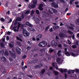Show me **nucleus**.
Here are the masks:
<instances>
[{
  "instance_id": "obj_31",
  "label": "nucleus",
  "mask_w": 79,
  "mask_h": 79,
  "mask_svg": "<svg viewBox=\"0 0 79 79\" xmlns=\"http://www.w3.org/2000/svg\"><path fill=\"white\" fill-rule=\"evenodd\" d=\"M60 58H58L56 59V61L57 63H59L60 61Z\"/></svg>"
},
{
  "instance_id": "obj_42",
  "label": "nucleus",
  "mask_w": 79,
  "mask_h": 79,
  "mask_svg": "<svg viewBox=\"0 0 79 79\" xmlns=\"http://www.w3.org/2000/svg\"><path fill=\"white\" fill-rule=\"evenodd\" d=\"M18 27H20V26H21V23H20V22H18Z\"/></svg>"
},
{
  "instance_id": "obj_8",
  "label": "nucleus",
  "mask_w": 79,
  "mask_h": 79,
  "mask_svg": "<svg viewBox=\"0 0 79 79\" xmlns=\"http://www.w3.org/2000/svg\"><path fill=\"white\" fill-rule=\"evenodd\" d=\"M75 52L76 54L74 53L73 52H72L71 53L72 56H73L75 57V56H76H76H78V55H79V52H78V51H77V52Z\"/></svg>"
},
{
  "instance_id": "obj_32",
  "label": "nucleus",
  "mask_w": 79,
  "mask_h": 79,
  "mask_svg": "<svg viewBox=\"0 0 79 79\" xmlns=\"http://www.w3.org/2000/svg\"><path fill=\"white\" fill-rule=\"evenodd\" d=\"M72 48H74V49L77 48V46L76 45H72Z\"/></svg>"
},
{
  "instance_id": "obj_18",
  "label": "nucleus",
  "mask_w": 79,
  "mask_h": 79,
  "mask_svg": "<svg viewBox=\"0 0 79 79\" xmlns=\"http://www.w3.org/2000/svg\"><path fill=\"white\" fill-rule=\"evenodd\" d=\"M11 55L12 58H16V55L15 53H12Z\"/></svg>"
},
{
  "instance_id": "obj_25",
  "label": "nucleus",
  "mask_w": 79,
  "mask_h": 79,
  "mask_svg": "<svg viewBox=\"0 0 79 79\" xmlns=\"http://www.w3.org/2000/svg\"><path fill=\"white\" fill-rule=\"evenodd\" d=\"M68 33L72 35V34H73V32H72V31H71L70 30H68Z\"/></svg>"
},
{
  "instance_id": "obj_47",
  "label": "nucleus",
  "mask_w": 79,
  "mask_h": 79,
  "mask_svg": "<svg viewBox=\"0 0 79 79\" xmlns=\"http://www.w3.org/2000/svg\"><path fill=\"white\" fill-rule=\"evenodd\" d=\"M38 9L41 11H43L44 10V9L42 7H39Z\"/></svg>"
},
{
  "instance_id": "obj_33",
  "label": "nucleus",
  "mask_w": 79,
  "mask_h": 79,
  "mask_svg": "<svg viewBox=\"0 0 79 79\" xmlns=\"http://www.w3.org/2000/svg\"><path fill=\"white\" fill-rule=\"evenodd\" d=\"M68 29H71V30H73V29H74V27H68L67 28Z\"/></svg>"
},
{
  "instance_id": "obj_17",
  "label": "nucleus",
  "mask_w": 79,
  "mask_h": 79,
  "mask_svg": "<svg viewBox=\"0 0 79 79\" xmlns=\"http://www.w3.org/2000/svg\"><path fill=\"white\" fill-rule=\"evenodd\" d=\"M4 53H5L4 50L2 49L1 51H0V55H4Z\"/></svg>"
},
{
  "instance_id": "obj_11",
  "label": "nucleus",
  "mask_w": 79,
  "mask_h": 79,
  "mask_svg": "<svg viewBox=\"0 0 79 79\" xmlns=\"http://www.w3.org/2000/svg\"><path fill=\"white\" fill-rule=\"evenodd\" d=\"M42 44H43V47H46L47 45V43L45 42L44 41H43L42 42Z\"/></svg>"
},
{
  "instance_id": "obj_35",
  "label": "nucleus",
  "mask_w": 79,
  "mask_h": 79,
  "mask_svg": "<svg viewBox=\"0 0 79 79\" xmlns=\"http://www.w3.org/2000/svg\"><path fill=\"white\" fill-rule=\"evenodd\" d=\"M43 6H44V5H43V4H42V3H40L39 6V8H42Z\"/></svg>"
},
{
  "instance_id": "obj_44",
  "label": "nucleus",
  "mask_w": 79,
  "mask_h": 79,
  "mask_svg": "<svg viewBox=\"0 0 79 79\" xmlns=\"http://www.w3.org/2000/svg\"><path fill=\"white\" fill-rule=\"evenodd\" d=\"M30 13V10H27L25 12V14H29Z\"/></svg>"
},
{
  "instance_id": "obj_38",
  "label": "nucleus",
  "mask_w": 79,
  "mask_h": 79,
  "mask_svg": "<svg viewBox=\"0 0 79 79\" xmlns=\"http://www.w3.org/2000/svg\"><path fill=\"white\" fill-rule=\"evenodd\" d=\"M8 3H9V2L7 1L5 5V6L6 7H8Z\"/></svg>"
},
{
  "instance_id": "obj_12",
  "label": "nucleus",
  "mask_w": 79,
  "mask_h": 79,
  "mask_svg": "<svg viewBox=\"0 0 79 79\" xmlns=\"http://www.w3.org/2000/svg\"><path fill=\"white\" fill-rule=\"evenodd\" d=\"M21 20H22V18L21 17H17L15 21H21Z\"/></svg>"
},
{
  "instance_id": "obj_56",
  "label": "nucleus",
  "mask_w": 79,
  "mask_h": 79,
  "mask_svg": "<svg viewBox=\"0 0 79 79\" xmlns=\"http://www.w3.org/2000/svg\"><path fill=\"white\" fill-rule=\"evenodd\" d=\"M9 36H7L6 37V40H9Z\"/></svg>"
},
{
  "instance_id": "obj_7",
  "label": "nucleus",
  "mask_w": 79,
  "mask_h": 79,
  "mask_svg": "<svg viewBox=\"0 0 79 79\" xmlns=\"http://www.w3.org/2000/svg\"><path fill=\"white\" fill-rule=\"evenodd\" d=\"M42 34L38 35L36 37L37 41H39L40 40V39H42Z\"/></svg>"
},
{
  "instance_id": "obj_16",
  "label": "nucleus",
  "mask_w": 79,
  "mask_h": 79,
  "mask_svg": "<svg viewBox=\"0 0 79 79\" xmlns=\"http://www.w3.org/2000/svg\"><path fill=\"white\" fill-rule=\"evenodd\" d=\"M14 43L13 42H11L10 43H9V47L10 48H13L14 47L13 46V44Z\"/></svg>"
},
{
  "instance_id": "obj_60",
  "label": "nucleus",
  "mask_w": 79,
  "mask_h": 79,
  "mask_svg": "<svg viewBox=\"0 0 79 79\" xmlns=\"http://www.w3.org/2000/svg\"><path fill=\"white\" fill-rule=\"evenodd\" d=\"M33 4L34 5H36V4L37 3V2L36 1H33Z\"/></svg>"
},
{
  "instance_id": "obj_54",
  "label": "nucleus",
  "mask_w": 79,
  "mask_h": 79,
  "mask_svg": "<svg viewBox=\"0 0 79 79\" xmlns=\"http://www.w3.org/2000/svg\"><path fill=\"white\" fill-rule=\"evenodd\" d=\"M58 47L59 48H61V47H62V45H61V44H58Z\"/></svg>"
},
{
  "instance_id": "obj_2",
  "label": "nucleus",
  "mask_w": 79,
  "mask_h": 79,
  "mask_svg": "<svg viewBox=\"0 0 79 79\" xmlns=\"http://www.w3.org/2000/svg\"><path fill=\"white\" fill-rule=\"evenodd\" d=\"M48 10L49 11L50 13H51V14H53V13L52 11H53L54 13H57L58 11L57 10L55 9H54L52 8H49L48 9Z\"/></svg>"
},
{
  "instance_id": "obj_50",
  "label": "nucleus",
  "mask_w": 79,
  "mask_h": 79,
  "mask_svg": "<svg viewBox=\"0 0 79 79\" xmlns=\"http://www.w3.org/2000/svg\"><path fill=\"white\" fill-rule=\"evenodd\" d=\"M31 63L32 64L33 63H35V60H31Z\"/></svg>"
},
{
  "instance_id": "obj_23",
  "label": "nucleus",
  "mask_w": 79,
  "mask_h": 79,
  "mask_svg": "<svg viewBox=\"0 0 79 79\" xmlns=\"http://www.w3.org/2000/svg\"><path fill=\"white\" fill-rule=\"evenodd\" d=\"M45 71H46V70H45V69H43V70H42L41 71V74H42V75L44 74V73H45Z\"/></svg>"
},
{
  "instance_id": "obj_37",
  "label": "nucleus",
  "mask_w": 79,
  "mask_h": 79,
  "mask_svg": "<svg viewBox=\"0 0 79 79\" xmlns=\"http://www.w3.org/2000/svg\"><path fill=\"white\" fill-rule=\"evenodd\" d=\"M49 26H50V25H48L47 27H46V28L45 29V31H48V29H49Z\"/></svg>"
},
{
  "instance_id": "obj_64",
  "label": "nucleus",
  "mask_w": 79,
  "mask_h": 79,
  "mask_svg": "<svg viewBox=\"0 0 79 79\" xmlns=\"http://www.w3.org/2000/svg\"><path fill=\"white\" fill-rule=\"evenodd\" d=\"M9 60H10V61H12L13 60L12 58H9Z\"/></svg>"
},
{
  "instance_id": "obj_34",
  "label": "nucleus",
  "mask_w": 79,
  "mask_h": 79,
  "mask_svg": "<svg viewBox=\"0 0 79 79\" xmlns=\"http://www.w3.org/2000/svg\"><path fill=\"white\" fill-rule=\"evenodd\" d=\"M5 36H4L2 38V39H3L2 40L3 42H4L5 41Z\"/></svg>"
},
{
  "instance_id": "obj_4",
  "label": "nucleus",
  "mask_w": 79,
  "mask_h": 79,
  "mask_svg": "<svg viewBox=\"0 0 79 79\" xmlns=\"http://www.w3.org/2000/svg\"><path fill=\"white\" fill-rule=\"evenodd\" d=\"M16 50L18 54H21V52H22V50L19 48V47H16Z\"/></svg>"
},
{
  "instance_id": "obj_62",
  "label": "nucleus",
  "mask_w": 79,
  "mask_h": 79,
  "mask_svg": "<svg viewBox=\"0 0 79 79\" xmlns=\"http://www.w3.org/2000/svg\"><path fill=\"white\" fill-rule=\"evenodd\" d=\"M68 74H71V70H69L68 72Z\"/></svg>"
},
{
  "instance_id": "obj_9",
  "label": "nucleus",
  "mask_w": 79,
  "mask_h": 79,
  "mask_svg": "<svg viewBox=\"0 0 79 79\" xmlns=\"http://www.w3.org/2000/svg\"><path fill=\"white\" fill-rule=\"evenodd\" d=\"M59 35L61 38H63L66 35L64 34L63 33L60 32L59 34Z\"/></svg>"
},
{
  "instance_id": "obj_30",
  "label": "nucleus",
  "mask_w": 79,
  "mask_h": 79,
  "mask_svg": "<svg viewBox=\"0 0 79 79\" xmlns=\"http://www.w3.org/2000/svg\"><path fill=\"white\" fill-rule=\"evenodd\" d=\"M0 20L1 21V22H5V19H3V18H1L0 19Z\"/></svg>"
},
{
  "instance_id": "obj_55",
  "label": "nucleus",
  "mask_w": 79,
  "mask_h": 79,
  "mask_svg": "<svg viewBox=\"0 0 79 79\" xmlns=\"http://www.w3.org/2000/svg\"><path fill=\"white\" fill-rule=\"evenodd\" d=\"M52 67H55V63L53 62L52 64Z\"/></svg>"
},
{
  "instance_id": "obj_26",
  "label": "nucleus",
  "mask_w": 79,
  "mask_h": 79,
  "mask_svg": "<svg viewBox=\"0 0 79 79\" xmlns=\"http://www.w3.org/2000/svg\"><path fill=\"white\" fill-rule=\"evenodd\" d=\"M40 20L39 19V18H38V20H36L35 22V23L36 24H39L40 22Z\"/></svg>"
},
{
  "instance_id": "obj_6",
  "label": "nucleus",
  "mask_w": 79,
  "mask_h": 79,
  "mask_svg": "<svg viewBox=\"0 0 79 79\" xmlns=\"http://www.w3.org/2000/svg\"><path fill=\"white\" fill-rule=\"evenodd\" d=\"M43 66V65L42 64L40 63V64H39L37 65H35L34 67V68L35 69H37V68L38 69H39V68H40V67Z\"/></svg>"
},
{
  "instance_id": "obj_29",
  "label": "nucleus",
  "mask_w": 79,
  "mask_h": 79,
  "mask_svg": "<svg viewBox=\"0 0 79 79\" xmlns=\"http://www.w3.org/2000/svg\"><path fill=\"white\" fill-rule=\"evenodd\" d=\"M35 6V4H33L31 5V8H34Z\"/></svg>"
},
{
  "instance_id": "obj_45",
  "label": "nucleus",
  "mask_w": 79,
  "mask_h": 79,
  "mask_svg": "<svg viewBox=\"0 0 79 79\" xmlns=\"http://www.w3.org/2000/svg\"><path fill=\"white\" fill-rule=\"evenodd\" d=\"M67 41H68V43L69 45H71V42H70V41L69 40H68Z\"/></svg>"
},
{
  "instance_id": "obj_3",
  "label": "nucleus",
  "mask_w": 79,
  "mask_h": 79,
  "mask_svg": "<svg viewBox=\"0 0 79 79\" xmlns=\"http://www.w3.org/2000/svg\"><path fill=\"white\" fill-rule=\"evenodd\" d=\"M52 6L54 8H58V3L53 2L52 3Z\"/></svg>"
},
{
  "instance_id": "obj_36",
  "label": "nucleus",
  "mask_w": 79,
  "mask_h": 79,
  "mask_svg": "<svg viewBox=\"0 0 79 79\" xmlns=\"http://www.w3.org/2000/svg\"><path fill=\"white\" fill-rule=\"evenodd\" d=\"M26 57H27V56L26 55H25L24 56H22V58L23 59H25L26 58Z\"/></svg>"
},
{
  "instance_id": "obj_52",
  "label": "nucleus",
  "mask_w": 79,
  "mask_h": 79,
  "mask_svg": "<svg viewBox=\"0 0 79 79\" xmlns=\"http://www.w3.org/2000/svg\"><path fill=\"white\" fill-rule=\"evenodd\" d=\"M1 46L2 47H4V44L3 43H2L1 44Z\"/></svg>"
},
{
  "instance_id": "obj_43",
  "label": "nucleus",
  "mask_w": 79,
  "mask_h": 79,
  "mask_svg": "<svg viewBox=\"0 0 79 79\" xmlns=\"http://www.w3.org/2000/svg\"><path fill=\"white\" fill-rule=\"evenodd\" d=\"M74 2V0H70V5H72L73 4V2Z\"/></svg>"
},
{
  "instance_id": "obj_1",
  "label": "nucleus",
  "mask_w": 79,
  "mask_h": 79,
  "mask_svg": "<svg viewBox=\"0 0 79 79\" xmlns=\"http://www.w3.org/2000/svg\"><path fill=\"white\" fill-rule=\"evenodd\" d=\"M23 33L24 37H29L30 35V33L26 29H23Z\"/></svg>"
},
{
  "instance_id": "obj_22",
  "label": "nucleus",
  "mask_w": 79,
  "mask_h": 79,
  "mask_svg": "<svg viewBox=\"0 0 79 79\" xmlns=\"http://www.w3.org/2000/svg\"><path fill=\"white\" fill-rule=\"evenodd\" d=\"M53 27L54 29H59L60 28V27L59 26H55Z\"/></svg>"
},
{
  "instance_id": "obj_49",
  "label": "nucleus",
  "mask_w": 79,
  "mask_h": 79,
  "mask_svg": "<svg viewBox=\"0 0 79 79\" xmlns=\"http://www.w3.org/2000/svg\"><path fill=\"white\" fill-rule=\"evenodd\" d=\"M17 43L18 45H21V43H20L19 41H17Z\"/></svg>"
},
{
  "instance_id": "obj_40",
  "label": "nucleus",
  "mask_w": 79,
  "mask_h": 79,
  "mask_svg": "<svg viewBox=\"0 0 79 79\" xmlns=\"http://www.w3.org/2000/svg\"><path fill=\"white\" fill-rule=\"evenodd\" d=\"M38 55V53H36V54H35L34 55L33 57L34 58H35V57H37V56Z\"/></svg>"
},
{
  "instance_id": "obj_41",
  "label": "nucleus",
  "mask_w": 79,
  "mask_h": 79,
  "mask_svg": "<svg viewBox=\"0 0 79 79\" xmlns=\"http://www.w3.org/2000/svg\"><path fill=\"white\" fill-rule=\"evenodd\" d=\"M49 31L50 32H53V28L52 27H51L50 28V29H49Z\"/></svg>"
},
{
  "instance_id": "obj_20",
  "label": "nucleus",
  "mask_w": 79,
  "mask_h": 79,
  "mask_svg": "<svg viewBox=\"0 0 79 79\" xmlns=\"http://www.w3.org/2000/svg\"><path fill=\"white\" fill-rule=\"evenodd\" d=\"M65 55H66V56H69L71 55V54H69V52L66 51L65 52Z\"/></svg>"
},
{
  "instance_id": "obj_57",
  "label": "nucleus",
  "mask_w": 79,
  "mask_h": 79,
  "mask_svg": "<svg viewBox=\"0 0 79 79\" xmlns=\"http://www.w3.org/2000/svg\"><path fill=\"white\" fill-rule=\"evenodd\" d=\"M5 55H9L8 53V52H7L6 51L5 53Z\"/></svg>"
},
{
  "instance_id": "obj_51",
  "label": "nucleus",
  "mask_w": 79,
  "mask_h": 79,
  "mask_svg": "<svg viewBox=\"0 0 79 79\" xmlns=\"http://www.w3.org/2000/svg\"><path fill=\"white\" fill-rule=\"evenodd\" d=\"M15 22V21H13L12 22V25L11 26H10V28H13V23H14Z\"/></svg>"
},
{
  "instance_id": "obj_27",
  "label": "nucleus",
  "mask_w": 79,
  "mask_h": 79,
  "mask_svg": "<svg viewBox=\"0 0 79 79\" xmlns=\"http://www.w3.org/2000/svg\"><path fill=\"white\" fill-rule=\"evenodd\" d=\"M59 71H60V72L62 73L64 72V70L63 69H59Z\"/></svg>"
},
{
  "instance_id": "obj_15",
  "label": "nucleus",
  "mask_w": 79,
  "mask_h": 79,
  "mask_svg": "<svg viewBox=\"0 0 79 79\" xmlns=\"http://www.w3.org/2000/svg\"><path fill=\"white\" fill-rule=\"evenodd\" d=\"M26 24L27 26H29V27H32V26H33V25H32V24L28 22H27L26 23Z\"/></svg>"
},
{
  "instance_id": "obj_61",
  "label": "nucleus",
  "mask_w": 79,
  "mask_h": 79,
  "mask_svg": "<svg viewBox=\"0 0 79 79\" xmlns=\"http://www.w3.org/2000/svg\"><path fill=\"white\" fill-rule=\"evenodd\" d=\"M21 17L22 19H24V14H22Z\"/></svg>"
},
{
  "instance_id": "obj_13",
  "label": "nucleus",
  "mask_w": 79,
  "mask_h": 79,
  "mask_svg": "<svg viewBox=\"0 0 79 79\" xmlns=\"http://www.w3.org/2000/svg\"><path fill=\"white\" fill-rule=\"evenodd\" d=\"M62 52V51L61 50H59L57 53V55L58 56H61V53Z\"/></svg>"
},
{
  "instance_id": "obj_21",
  "label": "nucleus",
  "mask_w": 79,
  "mask_h": 79,
  "mask_svg": "<svg viewBox=\"0 0 79 79\" xmlns=\"http://www.w3.org/2000/svg\"><path fill=\"white\" fill-rule=\"evenodd\" d=\"M49 51L50 53H52V52H53L54 51V49H52V48H49Z\"/></svg>"
},
{
  "instance_id": "obj_53",
  "label": "nucleus",
  "mask_w": 79,
  "mask_h": 79,
  "mask_svg": "<svg viewBox=\"0 0 79 79\" xmlns=\"http://www.w3.org/2000/svg\"><path fill=\"white\" fill-rule=\"evenodd\" d=\"M34 12H35V11L34 10H32L31 13V15H33V14H34Z\"/></svg>"
},
{
  "instance_id": "obj_19",
  "label": "nucleus",
  "mask_w": 79,
  "mask_h": 79,
  "mask_svg": "<svg viewBox=\"0 0 79 79\" xmlns=\"http://www.w3.org/2000/svg\"><path fill=\"white\" fill-rule=\"evenodd\" d=\"M53 73H54V74L55 76H57V75H58V74H59V73H58V72L56 71H54L53 72Z\"/></svg>"
},
{
  "instance_id": "obj_63",
  "label": "nucleus",
  "mask_w": 79,
  "mask_h": 79,
  "mask_svg": "<svg viewBox=\"0 0 79 79\" xmlns=\"http://www.w3.org/2000/svg\"><path fill=\"white\" fill-rule=\"evenodd\" d=\"M55 39L56 40H58V39H59L60 38H59V37H58V36H56Z\"/></svg>"
},
{
  "instance_id": "obj_14",
  "label": "nucleus",
  "mask_w": 79,
  "mask_h": 79,
  "mask_svg": "<svg viewBox=\"0 0 79 79\" xmlns=\"http://www.w3.org/2000/svg\"><path fill=\"white\" fill-rule=\"evenodd\" d=\"M29 29L31 31H32V32H36V30L33 27H30Z\"/></svg>"
},
{
  "instance_id": "obj_5",
  "label": "nucleus",
  "mask_w": 79,
  "mask_h": 79,
  "mask_svg": "<svg viewBox=\"0 0 79 79\" xmlns=\"http://www.w3.org/2000/svg\"><path fill=\"white\" fill-rule=\"evenodd\" d=\"M51 44L53 47H57L58 46V43L55 40H52V41Z\"/></svg>"
},
{
  "instance_id": "obj_39",
  "label": "nucleus",
  "mask_w": 79,
  "mask_h": 79,
  "mask_svg": "<svg viewBox=\"0 0 79 79\" xmlns=\"http://www.w3.org/2000/svg\"><path fill=\"white\" fill-rule=\"evenodd\" d=\"M14 22L13 23V25H14V26H16V25L17 24V23H18V22H17V21H15V20H14Z\"/></svg>"
},
{
  "instance_id": "obj_58",
  "label": "nucleus",
  "mask_w": 79,
  "mask_h": 79,
  "mask_svg": "<svg viewBox=\"0 0 79 79\" xmlns=\"http://www.w3.org/2000/svg\"><path fill=\"white\" fill-rule=\"evenodd\" d=\"M10 34H11V32H10L9 31H7V35H10Z\"/></svg>"
},
{
  "instance_id": "obj_24",
  "label": "nucleus",
  "mask_w": 79,
  "mask_h": 79,
  "mask_svg": "<svg viewBox=\"0 0 79 79\" xmlns=\"http://www.w3.org/2000/svg\"><path fill=\"white\" fill-rule=\"evenodd\" d=\"M21 27L22 29H24V27H26V24H22Z\"/></svg>"
},
{
  "instance_id": "obj_48",
  "label": "nucleus",
  "mask_w": 79,
  "mask_h": 79,
  "mask_svg": "<svg viewBox=\"0 0 79 79\" xmlns=\"http://www.w3.org/2000/svg\"><path fill=\"white\" fill-rule=\"evenodd\" d=\"M68 72V69H64V72L67 73Z\"/></svg>"
},
{
  "instance_id": "obj_10",
  "label": "nucleus",
  "mask_w": 79,
  "mask_h": 79,
  "mask_svg": "<svg viewBox=\"0 0 79 79\" xmlns=\"http://www.w3.org/2000/svg\"><path fill=\"white\" fill-rule=\"evenodd\" d=\"M1 59L2 61H3V62H5V61H6V57L4 56H2L1 57Z\"/></svg>"
},
{
  "instance_id": "obj_28",
  "label": "nucleus",
  "mask_w": 79,
  "mask_h": 79,
  "mask_svg": "<svg viewBox=\"0 0 79 79\" xmlns=\"http://www.w3.org/2000/svg\"><path fill=\"white\" fill-rule=\"evenodd\" d=\"M42 44V42H41L39 44V47H43V44Z\"/></svg>"
},
{
  "instance_id": "obj_59",
  "label": "nucleus",
  "mask_w": 79,
  "mask_h": 79,
  "mask_svg": "<svg viewBox=\"0 0 79 79\" xmlns=\"http://www.w3.org/2000/svg\"><path fill=\"white\" fill-rule=\"evenodd\" d=\"M73 39H75V35L74 34H73L72 37Z\"/></svg>"
},
{
  "instance_id": "obj_46",
  "label": "nucleus",
  "mask_w": 79,
  "mask_h": 79,
  "mask_svg": "<svg viewBox=\"0 0 79 79\" xmlns=\"http://www.w3.org/2000/svg\"><path fill=\"white\" fill-rule=\"evenodd\" d=\"M36 12L37 14H40V12H39V10H36Z\"/></svg>"
}]
</instances>
